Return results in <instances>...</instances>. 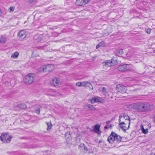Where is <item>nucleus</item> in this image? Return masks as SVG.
<instances>
[{
    "instance_id": "30",
    "label": "nucleus",
    "mask_w": 155,
    "mask_h": 155,
    "mask_svg": "<svg viewBox=\"0 0 155 155\" xmlns=\"http://www.w3.org/2000/svg\"><path fill=\"white\" fill-rule=\"evenodd\" d=\"M52 127H48L47 130H48L51 129V128Z\"/></svg>"
},
{
    "instance_id": "8",
    "label": "nucleus",
    "mask_w": 155,
    "mask_h": 155,
    "mask_svg": "<svg viewBox=\"0 0 155 155\" xmlns=\"http://www.w3.org/2000/svg\"><path fill=\"white\" fill-rule=\"evenodd\" d=\"M116 90L118 94L123 96L122 94L126 93L127 87L123 85L118 84L116 85Z\"/></svg>"
},
{
    "instance_id": "20",
    "label": "nucleus",
    "mask_w": 155,
    "mask_h": 155,
    "mask_svg": "<svg viewBox=\"0 0 155 155\" xmlns=\"http://www.w3.org/2000/svg\"><path fill=\"white\" fill-rule=\"evenodd\" d=\"M6 38L5 37L1 36L0 38V42L1 43L5 44L6 43Z\"/></svg>"
},
{
    "instance_id": "12",
    "label": "nucleus",
    "mask_w": 155,
    "mask_h": 155,
    "mask_svg": "<svg viewBox=\"0 0 155 155\" xmlns=\"http://www.w3.org/2000/svg\"><path fill=\"white\" fill-rule=\"evenodd\" d=\"M89 101L91 104H94L95 103H101L102 100L101 98L99 97H93L89 100Z\"/></svg>"
},
{
    "instance_id": "9",
    "label": "nucleus",
    "mask_w": 155,
    "mask_h": 155,
    "mask_svg": "<svg viewBox=\"0 0 155 155\" xmlns=\"http://www.w3.org/2000/svg\"><path fill=\"white\" fill-rule=\"evenodd\" d=\"M12 137L9 136L5 133H3L0 136V140L4 143H9L11 140Z\"/></svg>"
},
{
    "instance_id": "11",
    "label": "nucleus",
    "mask_w": 155,
    "mask_h": 155,
    "mask_svg": "<svg viewBox=\"0 0 155 155\" xmlns=\"http://www.w3.org/2000/svg\"><path fill=\"white\" fill-rule=\"evenodd\" d=\"M91 0H76L75 5L78 6H82L88 3Z\"/></svg>"
},
{
    "instance_id": "14",
    "label": "nucleus",
    "mask_w": 155,
    "mask_h": 155,
    "mask_svg": "<svg viewBox=\"0 0 155 155\" xmlns=\"http://www.w3.org/2000/svg\"><path fill=\"white\" fill-rule=\"evenodd\" d=\"M100 127H94L92 129H91L89 127H87V129H89L90 131H94L98 134H100L101 133V131L100 129Z\"/></svg>"
},
{
    "instance_id": "27",
    "label": "nucleus",
    "mask_w": 155,
    "mask_h": 155,
    "mask_svg": "<svg viewBox=\"0 0 155 155\" xmlns=\"http://www.w3.org/2000/svg\"><path fill=\"white\" fill-rule=\"evenodd\" d=\"M76 85L78 87H82V82H77L76 84Z\"/></svg>"
},
{
    "instance_id": "34",
    "label": "nucleus",
    "mask_w": 155,
    "mask_h": 155,
    "mask_svg": "<svg viewBox=\"0 0 155 155\" xmlns=\"http://www.w3.org/2000/svg\"><path fill=\"white\" fill-rule=\"evenodd\" d=\"M104 128L105 129H107L108 128V127H104Z\"/></svg>"
},
{
    "instance_id": "23",
    "label": "nucleus",
    "mask_w": 155,
    "mask_h": 155,
    "mask_svg": "<svg viewBox=\"0 0 155 155\" xmlns=\"http://www.w3.org/2000/svg\"><path fill=\"white\" fill-rule=\"evenodd\" d=\"M120 129L121 130H122L123 131L125 132H126V130H128L130 127H120Z\"/></svg>"
},
{
    "instance_id": "29",
    "label": "nucleus",
    "mask_w": 155,
    "mask_h": 155,
    "mask_svg": "<svg viewBox=\"0 0 155 155\" xmlns=\"http://www.w3.org/2000/svg\"><path fill=\"white\" fill-rule=\"evenodd\" d=\"M35 0H28V2L30 3H32Z\"/></svg>"
},
{
    "instance_id": "7",
    "label": "nucleus",
    "mask_w": 155,
    "mask_h": 155,
    "mask_svg": "<svg viewBox=\"0 0 155 155\" xmlns=\"http://www.w3.org/2000/svg\"><path fill=\"white\" fill-rule=\"evenodd\" d=\"M117 63V61L116 59H112L111 60H106L104 61L102 64L106 67H110L114 66Z\"/></svg>"
},
{
    "instance_id": "40",
    "label": "nucleus",
    "mask_w": 155,
    "mask_h": 155,
    "mask_svg": "<svg viewBox=\"0 0 155 155\" xmlns=\"http://www.w3.org/2000/svg\"><path fill=\"white\" fill-rule=\"evenodd\" d=\"M47 125H48V123H47Z\"/></svg>"
},
{
    "instance_id": "10",
    "label": "nucleus",
    "mask_w": 155,
    "mask_h": 155,
    "mask_svg": "<svg viewBox=\"0 0 155 155\" xmlns=\"http://www.w3.org/2000/svg\"><path fill=\"white\" fill-rule=\"evenodd\" d=\"M17 35L20 39L23 40L27 37L28 33L25 30H22L18 32Z\"/></svg>"
},
{
    "instance_id": "21",
    "label": "nucleus",
    "mask_w": 155,
    "mask_h": 155,
    "mask_svg": "<svg viewBox=\"0 0 155 155\" xmlns=\"http://www.w3.org/2000/svg\"><path fill=\"white\" fill-rule=\"evenodd\" d=\"M18 55L19 53L18 52L16 51L11 55V57L12 58H16L18 57Z\"/></svg>"
},
{
    "instance_id": "13",
    "label": "nucleus",
    "mask_w": 155,
    "mask_h": 155,
    "mask_svg": "<svg viewBox=\"0 0 155 155\" xmlns=\"http://www.w3.org/2000/svg\"><path fill=\"white\" fill-rule=\"evenodd\" d=\"M52 83L54 86L56 87L61 84V82L59 78H54L52 80Z\"/></svg>"
},
{
    "instance_id": "5",
    "label": "nucleus",
    "mask_w": 155,
    "mask_h": 155,
    "mask_svg": "<svg viewBox=\"0 0 155 155\" xmlns=\"http://www.w3.org/2000/svg\"><path fill=\"white\" fill-rule=\"evenodd\" d=\"M117 70L121 71H134L132 65L130 64H124L120 65L117 68Z\"/></svg>"
},
{
    "instance_id": "16",
    "label": "nucleus",
    "mask_w": 155,
    "mask_h": 155,
    "mask_svg": "<svg viewBox=\"0 0 155 155\" xmlns=\"http://www.w3.org/2000/svg\"><path fill=\"white\" fill-rule=\"evenodd\" d=\"M101 91L105 95H107L109 96H110V94L111 95H112V93H109V90L104 87H102Z\"/></svg>"
},
{
    "instance_id": "28",
    "label": "nucleus",
    "mask_w": 155,
    "mask_h": 155,
    "mask_svg": "<svg viewBox=\"0 0 155 155\" xmlns=\"http://www.w3.org/2000/svg\"><path fill=\"white\" fill-rule=\"evenodd\" d=\"M15 8V7H11L9 8V9L10 10V12H12L14 10Z\"/></svg>"
},
{
    "instance_id": "4",
    "label": "nucleus",
    "mask_w": 155,
    "mask_h": 155,
    "mask_svg": "<svg viewBox=\"0 0 155 155\" xmlns=\"http://www.w3.org/2000/svg\"><path fill=\"white\" fill-rule=\"evenodd\" d=\"M119 124L121 125H129L130 123V117L125 114L119 116Z\"/></svg>"
},
{
    "instance_id": "37",
    "label": "nucleus",
    "mask_w": 155,
    "mask_h": 155,
    "mask_svg": "<svg viewBox=\"0 0 155 155\" xmlns=\"http://www.w3.org/2000/svg\"><path fill=\"white\" fill-rule=\"evenodd\" d=\"M150 155H155V153H153V154H151Z\"/></svg>"
},
{
    "instance_id": "22",
    "label": "nucleus",
    "mask_w": 155,
    "mask_h": 155,
    "mask_svg": "<svg viewBox=\"0 0 155 155\" xmlns=\"http://www.w3.org/2000/svg\"><path fill=\"white\" fill-rule=\"evenodd\" d=\"M80 147H83L84 148V151L87 152V148L86 146L84 144H81L79 146V148H80Z\"/></svg>"
},
{
    "instance_id": "18",
    "label": "nucleus",
    "mask_w": 155,
    "mask_h": 155,
    "mask_svg": "<svg viewBox=\"0 0 155 155\" xmlns=\"http://www.w3.org/2000/svg\"><path fill=\"white\" fill-rule=\"evenodd\" d=\"M90 86H92L91 84L88 81H82V87L87 86L90 87Z\"/></svg>"
},
{
    "instance_id": "17",
    "label": "nucleus",
    "mask_w": 155,
    "mask_h": 155,
    "mask_svg": "<svg viewBox=\"0 0 155 155\" xmlns=\"http://www.w3.org/2000/svg\"><path fill=\"white\" fill-rule=\"evenodd\" d=\"M106 45V43L104 42L103 41L100 43L98 44L96 46V49H97L99 47H104Z\"/></svg>"
},
{
    "instance_id": "24",
    "label": "nucleus",
    "mask_w": 155,
    "mask_h": 155,
    "mask_svg": "<svg viewBox=\"0 0 155 155\" xmlns=\"http://www.w3.org/2000/svg\"><path fill=\"white\" fill-rule=\"evenodd\" d=\"M124 53V51L122 49H119L117 51V54L119 56L121 55Z\"/></svg>"
},
{
    "instance_id": "19",
    "label": "nucleus",
    "mask_w": 155,
    "mask_h": 155,
    "mask_svg": "<svg viewBox=\"0 0 155 155\" xmlns=\"http://www.w3.org/2000/svg\"><path fill=\"white\" fill-rule=\"evenodd\" d=\"M141 127V129L143 133L144 134H147L148 133L149 131L148 128H144L143 127Z\"/></svg>"
},
{
    "instance_id": "15",
    "label": "nucleus",
    "mask_w": 155,
    "mask_h": 155,
    "mask_svg": "<svg viewBox=\"0 0 155 155\" xmlns=\"http://www.w3.org/2000/svg\"><path fill=\"white\" fill-rule=\"evenodd\" d=\"M84 107L87 109L89 110L94 111L96 110V108L93 106V105L90 104H86L84 105Z\"/></svg>"
},
{
    "instance_id": "31",
    "label": "nucleus",
    "mask_w": 155,
    "mask_h": 155,
    "mask_svg": "<svg viewBox=\"0 0 155 155\" xmlns=\"http://www.w3.org/2000/svg\"><path fill=\"white\" fill-rule=\"evenodd\" d=\"M39 109L36 110V112L37 114H39Z\"/></svg>"
},
{
    "instance_id": "36",
    "label": "nucleus",
    "mask_w": 155,
    "mask_h": 155,
    "mask_svg": "<svg viewBox=\"0 0 155 155\" xmlns=\"http://www.w3.org/2000/svg\"><path fill=\"white\" fill-rule=\"evenodd\" d=\"M110 122V121H107V122H106V123H107V124H109V123Z\"/></svg>"
},
{
    "instance_id": "26",
    "label": "nucleus",
    "mask_w": 155,
    "mask_h": 155,
    "mask_svg": "<svg viewBox=\"0 0 155 155\" xmlns=\"http://www.w3.org/2000/svg\"><path fill=\"white\" fill-rule=\"evenodd\" d=\"M146 32L148 34H150L151 32V29L150 28H146L145 30Z\"/></svg>"
},
{
    "instance_id": "6",
    "label": "nucleus",
    "mask_w": 155,
    "mask_h": 155,
    "mask_svg": "<svg viewBox=\"0 0 155 155\" xmlns=\"http://www.w3.org/2000/svg\"><path fill=\"white\" fill-rule=\"evenodd\" d=\"M54 68V66L52 64H49L44 65L40 67L38 69L40 72H50L52 71Z\"/></svg>"
},
{
    "instance_id": "25",
    "label": "nucleus",
    "mask_w": 155,
    "mask_h": 155,
    "mask_svg": "<svg viewBox=\"0 0 155 155\" xmlns=\"http://www.w3.org/2000/svg\"><path fill=\"white\" fill-rule=\"evenodd\" d=\"M65 136L68 140V138L69 139L71 137L70 133L69 132H66L65 134Z\"/></svg>"
},
{
    "instance_id": "39",
    "label": "nucleus",
    "mask_w": 155,
    "mask_h": 155,
    "mask_svg": "<svg viewBox=\"0 0 155 155\" xmlns=\"http://www.w3.org/2000/svg\"><path fill=\"white\" fill-rule=\"evenodd\" d=\"M23 105L25 107H26V105L25 104H24Z\"/></svg>"
},
{
    "instance_id": "1",
    "label": "nucleus",
    "mask_w": 155,
    "mask_h": 155,
    "mask_svg": "<svg viewBox=\"0 0 155 155\" xmlns=\"http://www.w3.org/2000/svg\"><path fill=\"white\" fill-rule=\"evenodd\" d=\"M122 137L117 134L112 132L110 135L108 137L107 140L110 143L113 144L114 147H120L119 145V143L121 142Z\"/></svg>"
},
{
    "instance_id": "35",
    "label": "nucleus",
    "mask_w": 155,
    "mask_h": 155,
    "mask_svg": "<svg viewBox=\"0 0 155 155\" xmlns=\"http://www.w3.org/2000/svg\"><path fill=\"white\" fill-rule=\"evenodd\" d=\"M2 14V12L1 10H0V16H1Z\"/></svg>"
},
{
    "instance_id": "2",
    "label": "nucleus",
    "mask_w": 155,
    "mask_h": 155,
    "mask_svg": "<svg viewBox=\"0 0 155 155\" xmlns=\"http://www.w3.org/2000/svg\"><path fill=\"white\" fill-rule=\"evenodd\" d=\"M154 108L153 104L147 103H140L137 106V109L141 112L149 111Z\"/></svg>"
},
{
    "instance_id": "33",
    "label": "nucleus",
    "mask_w": 155,
    "mask_h": 155,
    "mask_svg": "<svg viewBox=\"0 0 155 155\" xmlns=\"http://www.w3.org/2000/svg\"><path fill=\"white\" fill-rule=\"evenodd\" d=\"M145 123H147L148 124H143V125H149V124H148V123L147 122H145Z\"/></svg>"
},
{
    "instance_id": "3",
    "label": "nucleus",
    "mask_w": 155,
    "mask_h": 155,
    "mask_svg": "<svg viewBox=\"0 0 155 155\" xmlns=\"http://www.w3.org/2000/svg\"><path fill=\"white\" fill-rule=\"evenodd\" d=\"M35 75L33 73H30L27 74L23 79L24 83L27 85H30L35 81Z\"/></svg>"
},
{
    "instance_id": "38",
    "label": "nucleus",
    "mask_w": 155,
    "mask_h": 155,
    "mask_svg": "<svg viewBox=\"0 0 155 155\" xmlns=\"http://www.w3.org/2000/svg\"><path fill=\"white\" fill-rule=\"evenodd\" d=\"M94 126H100L99 125H95Z\"/></svg>"
},
{
    "instance_id": "32",
    "label": "nucleus",
    "mask_w": 155,
    "mask_h": 155,
    "mask_svg": "<svg viewBox=\"0 0 155 155\" xmlns=\"http://www.w3.org/2000/svg\"><path fill=\"white\" fill-rule=\"evenodd\" d=\"M90 88V90H93V87H89Z\"/></svg>"
}]
</instances>
